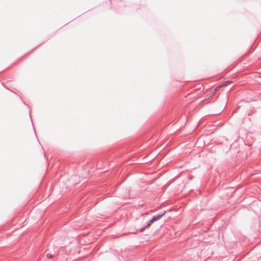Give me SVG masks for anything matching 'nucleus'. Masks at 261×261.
<instances>
[{
    "instance_id": "obj_1",
    "label": "nucleus",
    "mask_w": 261,
    "mask_h": 261,
    "mask_svg": "<svg viewBox=\"0 0 261 261\" xmlns=\"http://www.w3.org/2000/svg\"><path fill=\"white\" fill-rule=\"evenodd\" d=\"M165 211L162 212L160 214H159L156 216H154L151 219L150 222H154L155 221H158V220H160L165 215Z\"/></svg>"
},
{
    "instance_id": "obj_3",
    "label": "nucleus",
    "mask_w": 261,
    "mask_h": 261,
    "mask_svg": "<svg viewBox=\"0 0 261 261\" xmlns=\"http://www.w3.org/2000/svg\"><path fill=\"white\" fill-rule=\"evenodd\" d=\"M231 83V81H225L223 83V86H226L227 85H228L229 84H230Z\"/></svg>"
},
{
    "instance_id": "obj_2",
    "label": "nucleus",
    "mask_w": 261,
    "mask_h": 261,
    "mask_svg": "<svg viewBox=\"0 0 261 261\" xmlns=\"http://www.w3.org/2000/svg\"><path fill=\"white\" fill-rule=\"evenodd\" d=\"M151 222V220H149V221H148V222H146V226H145V227H148V226H150V225H151V224H152V223H153V222ZM144 228H145V227H144L140 229V231H142L143 230H144Z\"/></svg>"
},
{
    "instance_id": "obj_4",
    "label": "nucleus",
    "mask_w": 261,
    "mask_h": 261,
    "mask_svg": "<svg viewBox=\"0 0 261 261\" xmlns=\"http://www.w3.org/2000/svg\"><path fill=\"white\" fill-rule=\"evenodd\" d=\"M46 256L48 258H51L53 257V255L51 254H49V253L46 254Z\"/></svg>"
}]
</instances>
